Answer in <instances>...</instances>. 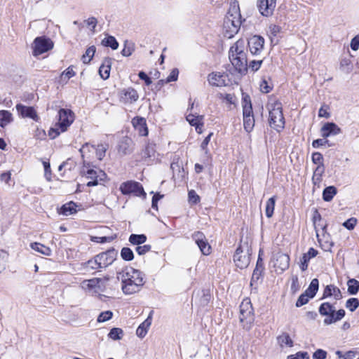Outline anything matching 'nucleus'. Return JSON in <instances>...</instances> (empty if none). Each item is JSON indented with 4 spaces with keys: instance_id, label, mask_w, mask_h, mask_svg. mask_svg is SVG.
<instances>
[{
    "instance_id": "nucleus-30",
    "label": "nucleus",
    "mask_w": 359,
    "mask_h": 359,
    "mask_svg": "<svg viewBox=\"0 0 359 359\" xmlns=\"http://www.w3.org/2000/svg\"><path fill=\"white\" fill-rule=\"evenodd\" d=\"M123 97L122 98L126 99V102L133 103L137 101L139 98L138 93L136 90L133 88H128L123 90Z\"/></svg>"
},
{
    "instance_id": "nucleus-6",
    "label": "nucleus",
    "mask_w": 359,
    "mask_h": 359,
    "mask_svg": "<svg viewBox=\"0 0 359 359\" xmlns=\"http://www.w3.org/2000/svg\"><path fill=\"white\" fill-rule=\"evenodd\" d=\"M53 41L46 36H37L33 42L34 56H38L53 48Z\"/></svg>"
},
{
    "instance_id": "nucleus-49",
    "label": "nucleus",
    "mask_w": 359,
    "mask_h": 359,
    "mask_svg": "<svg viewBox=\"0 0 359 359\" xmlns=\"http://www.w3.org/2000/svg\"><path fill=\"white\" fill-rule=\"evenodd\" d=\"M116 238V235L111 236H91V241L99 243L111 242Z\"/></svg>"
},
{
    "instance_id": "nucleus-5",
    "label": "nucleus",
    "mask_w": 359,
    "mask_h": 359,
    "mask_svg": "<svg viewBox=\"0 0 359 359\" xmlns=\"http://www.w3.org/2000/svg\"><path fill=\"white\" fill-rule=\"evenodd\" d=\"M240 322L243 329L250 330L255 320L254 309L250 300H243L240 305Z\"/></svg>"
},
{
    "instance_id": "nucleus-29",
    "label": "nucleus",
    "mask_w": 359,
    "mask_h": 359,
    "mask_svg": "<svg viewBox=\"0 0 359 359\" xmlns=\"http://www.w3.org/2000/svg\"><path fill=\"white\" fill-rule=\"evenodd\" d=\"M78 205L73 201H70L62 205L60 209L59 213L65 216L73 215L77 212L76 208Z\"/></svg>"
},
{
    "instance_id": "nucleus-15",
    "label": "nucleus",
    "mask_w": 359,
    "mask_h": 359,
    "mask_svg": "<svg viewBox=\"0 0 359 359\" xmlns=\"http://www.w3.org/2000/svg\"><path fill=\"white\" fill-rule=\"evenodd\" d=\"M276 0H258L257 7L263 16H270L276 8Z\"/></svg>"
},
{
    "instance_id": "nucleus-2",
    "label": "nucleus",
    "mask_w": 359,
    "mask_h": 359,
    "mask_svg": "<svg viewBox=\"0 0 359 359\" xmlns=\"http://www.w3.org/2000/svg\"><path fill=\"white\" fill-rule=\"evenodd\" d=\"M241 15L239 6H234L227 13L224 18L223 29L226 37L230 39L238 33L241 25Z\"/></svg>"
},
{
    "instance_id": "nucleus-60",
    "label": "nucleus",
    "mask_w": 359,
    "mask_h": 359,
    "mask_svg": "<svg viewBox=\"0 0 359 359\" xmlns=\"http://www.w3.org/2000/svg\"><path fill=\"white\" fill-rule=\"evenodd\" d=\"M243 111L245 110V108H249L250 111L252 110V103L250 97L248 95H244L242 99Z\"/></svg>"
},
{
    "instance_id": "nucleus-59",
    "label": "nucleus",
    "mask_w": 359,
    "mask_h": 359,
    "mask_svg": "<svg viewBox=\"0 0 359 359\" xmlns=\"http://www.w3.org/2000/svg\"><path fill=\"white\" fill-rule=\"evenodd\" d=\"M357 224V219L354 217L349 218L343 223V226L348 230L354 229Z\"/></svg>"
},
{
    "instance_id": "nucleus-31",
    "label": "nucleus",
    "mask_w": 359,
    "mask_h": 359,
    "mask_svg": "<svg viewBox=\"0 0 359 359\" xmlns=\"http://www.w3.org/2000/svg\"><path fill=\"white\" fill-rule=\"evenodd\" d=\"M13 121L12 114L7 110H0V126L5 128Z\"/></svg>"
},
{
    "instance_id": "nucleus-40",
    "label": "nucleus",
    "mask_w": 359,
    "mask_h": 359,
    "mask_svg": "<svg viewBox=\"0 0 359 359\" xmlns=\"http://www.w3.org/2000/svg\"><path fill=\"white\" fill-rule=\"evenodd\" d=\"M155 147V144L148 143L145 149L142 151V158L147 159L154 157L156 154Z\"/></svg>"
},
{
    "instance_id": "nucleus-37",
    "label": "nucleus",
    "mask_w": 359,
    "mask_h": 359,
    "mask_svg": "<svg viewBox=\"0 0 359 359\" xmlns=\"http://www.w3.org/2000/svg\"><path fill=\"white\" fill-rule=\"evenodd\" d=\"M105 47H110L112 50H116L118 48V42L113 36H108L103 39L101 42Z\"/></svg>"
},
{
    "instance_id": "nucleus-25",
    "label": "nucleus",
    "mask_w": 359,
    "mask_h": 359,
    "mask_svg": "<svg viewBox=\"0 0 359 359\" xmlns=\"http://www.w3.org/2000/svg\"><path fill=\"white\" fill-rule=\"evenodd\" d=\"M331 296H334L336 300H339L342 298L341 290L334 285H328L325 287L321 299Z\"/></svg>"
},
{
    "instance_id": "nucleus-7",
    "label": "nucleus",
    "mask_w": 359,
    "mask_h": 359,
    "mask_svg": "<svg viewBox=\"0 0 359 359\" xmlns=\"http://www.w3.org/2000/svg\"><path fill=\"white\" fill-rule=\"evenodd\" d=\"M120 190L123 195L133 194L136 196H146L142 185L137 182L128 181L123 182L120 186Z\"/></svg>"
},
{
    "instance_id": "nucleus-46",
    "label": "nucleus",
    "mask_w": 359,
    "mask_h": 359,
    "mask_svg": "<svg viewBox=\"0 0 359 359\" xmlns=\"http://www.w3.org/2000/svg\"><path fill=\"white\" fill-rule=\"evenodd\" d=\"M187 120L191 126L196 127V131L201 133L198 130H201V126H202L203 124L200 123L198 116H195L194 115L189 114L187 116Z\"/></svg>"
},
{
    "instance_id": "nucleus-48",
    "label": "nucleus",
    "mask_w": 359,
    "mask_h": 359,
    "mask_svg": "<svg viewBox=\"0 0 359 359\" xmlns=\"http://www.w3.org/2000/svg\"><path fill=\"white\" fill-rule=\"evenodd\" d=\"M123 335V331L118 327H113L108 334V337L114 340H119Z\"/></svg>"
},
{
    "instance_id": "nucleus-28",
    "label": "nucleus",
    "mask_w": 359,
    "mask_h": 359,
    "mask_svg": "<svg viewBox=\"0 0 359 359\" xmlns=\"http://www.w3.org/2000/svg\"><path fill=\"white\" fill-rule=\"evenodd\" d=\"M245 41L241 39L238 40L231 48L229 51V55L231 57L234 55H239V54L246 55L245 52Z\"/></svg>"
},
{
    "instance_id": "nucleus-63",
    "label": "nucleus",
    "mask_w": 359,
    "mask_h": 359,
    "mask_svg": "<svg viewBox=\"0 0 359 359\" xmlns=\"http://www.w3.org/2000/svg\"><path fill=\"white\" fill-rule=\"evenodd\" d=\"M327 352L323 349L316 350L313 354V359H325L327 357Z\"/></svg>"
},
{
    "instance_id": "nucleus-39",
    "label": "nucleus",
    "mask_w": 359,
    "mask_h": 359,
    "mask_svg": "<svg viewBox=\"0 0 359 359\" xmlns=\"http://www.w3.org/2000/svg\"><path fill=\"white\" fill-rule=\"evenodd\" d=\"M276 197L275 196H273L271 197L270 198H269L266 203L265 213H266V216L268 218L271 217L273 215L275 204H276Z\"/></svg>"
},
{
    "instance_id": "nucleus-18",
    "label": "nucleus",
    "mask_w": 359,
    "mask_h": 359,
    "mask_svg": "<svg viewBox=\"0 0 359 359\" xmlns=\"http://www.w3.org/2000/svg\"><path fill=\"white\" fill-rule=\"evenodd\" d=\"M87 178L91 180L87 183L88 187H94L98 184V178L102 180L103 177H106V174L102 170H99L98 172L91 168H88L86 171H83Z\"/></svg>"
},
{
    "instance_id": "nucleus-62",
    "label": "nucleus",
    "mask_w": 359,
    "mask_h": 359,
    "mask_svg": "<svg viewBox=\"0 0 359 359\" xmlns=\"http://www.w3.org/2000/svg\"><path fill=\"white\" fill-rule=\"evenodd\" d=\"M263 62V60H252L250 62L249 67L253 71L256 72L262 66V64Z\"/></svg>"
},
{
    "instance_id": "nucleus-9",
    "label": "nucleus",
    "mask_w": 359,
    "mask_h": 359,
    "mask_svg": "<svg viewBox=\"0 0 359 359\" xmlns=\"http://www.w3.org/2000/svg\"><path fill=\"white\" fill-rule=\"evenodd\" d=\"M264 39L259 35H254L248 39V47L250 53L254 55H259L264 49Z\"/></svg>"
},
{
    "instance_id": "nucleus-51",
    "label": "nucleus",
    "mask_w": 359,
    "mask_h": 359,
    "mask_svg": "<svg viewBox=\"0 0 359 359\" xmlns=\"http://www.w3.org/2000/svg\"><path fill=\"white\" fill-rule=\"evenodd\" d=\"M113 317V313L111 311L101 312L97 317L98 323H104L110 320Z\"/></svg>"
},
{
    "instance_id": "nucleus-36",
    "label": "nucleus",
    "mask_w": 359,
    "mask_h": 359,
    "mask_svg": "<svg viewBox=\"0 0 359 359\" xmlns=\"http://www.w3.org/2000/svg\"><path fill=\"white\" fill-rule=\"evenodd\" d=\"M319 287V280L318 278H313L309 287L305 290V292L310 296V298H313L316 294Z\"/></svg>"
},
{
    "instance_id": "nucleus-61",
    "label": "nucleus",
    "mask_w": 359,
    "mask_h": 359,
    "mask_svg": "<svg viewBox=\"0 0 359 359\" xmlns=\"http://www.w3.org/2000/svg\"><path fill=\"white\" fill-rule=\"evenodd\" d=\"M178 75H179V70H178V69L174 68L171 71V72L169 74V76L167 77V79L165 80V83H169V82H171V81H177V79H178Z\"/></svg>"
},
{
    "instance_id": "nucleus-11",
    "label": "nucleus",
    "mask_w": 359,
    "mask_h": 359,
    "mask_svg": "<svg viewBox=\"0 0 359 359\" xmlns=\"http://www.w3.org/2000/svg\"><path fill=\"white\" fill-rule=\"evenodd\" d=\"M250 256L249 250L244 252L241 245H239L233 255V261L236 266L241 269L248 267L250 262Z\"/></svg>"
},
{
    "instance_id": "nucleus-41",
    "label": "nucleus",
    "mask_w": 359,
    "mask_h": 359,
    "mask_svg": "<svg viewBox=\"0 0 359 359\" xmlns=\"http://www.w3.org/2000/svg\"><path fill=\"white\" fill-rule=\"evenodd\" d=\"M348 285V292L351 295L356 294L359 291V281L351 278L349 279L347 282Z\"/></svg>"
},
{
    "instance_id": "nucleus-58",
    "label": "nucleus",
    "mask_w": 359,
    "mask_h": 359,
    "mask_svg": "<svg viewBox=\"0 0 359 359\" xmlns=\"http://www.w3.org/2000/svg\"><path fill=\"white\" fill-rule=\"evenodd\" d=\"M287 359H309V355L307 352L299 351L296 354L288 355Z\"/></svg>"
},
{
    "instance_id": "nucleus-43",
    "label": "nucleus",
    "mask_w": 359,
    "mask_h": 359,
    "mask_svg": "<svg viewBox=\"0 0 359 359\" xmlns=\"http://www.w3.org/2000/svg\"><path fill=\"white\" fill-rule=\"evenodd\" d=\"M95 51L96 48L95 46H91L88 47L86 49L85 54H83L82 56L83 62L85 64H88L93 59V57L94 56Z\"/></svg>"
},
{
    "instance_id": "nucleus-54",
    "label": "nucleus",
    "mask_w": 359,
    "mask_h": 359,
    "mask_svg": "<svg viewBox=\"0 0 359 359\" xmlns=\"http://www.w3.org/2000/svg\"><path fill=\"white\" fill-rule=\"evenodd\" d=\"M291 280H292V283H291L290 289H291V291H292V293H295L300 288V285H299V283L298 276L297 275H293L292 276Z\"/></svg>"
},
{
    "instance_id": "nucleus-55",
    "label": "nucleus",
    "mask_w": 359,
    "mask_h": 359,
    "mask_svg": "<svg viewBox=\"0 0 359 359\" xmlns=\"http://www.w3.org/2000/svg\"><path fill=\"white\" fill-rule=\"evenodd\" d=\"M151 249V246L150 245H137L135 248V251L139 255H144L148 252H149Z\"/></svg>"
},
{
    "instance_id": "nucleus-50",
    "label": "nucleus",
    "mask_w": 359,
    "mask_h": 359,
    "mask_svg": "<svg viewBox=\"0 0 359 359\" xmlns=\"http://www.w3.org/2000/svg\"><path fill=\"white\" fill-rule=\"evenodd\" d=\"M309 299H311L310 296L304 292L297 299L295 306L297 307H301L306 304L309 302Z\"/></svg>"
},
{
    "instance_id": "nucleus-14",
    "label": "nucleus",
    "mask_w": 359,
    "mask_h": 359,
    "mask_svg": "<svg viewBox=\"0 0 359 359\" xmlns=\"http://www.w3.org/2000/svg\"><path fill=\"white\" fill-rule=\"evenodd\" d=\"M15 108L18 115L22 118H29L36 122H38L40 119L34 107L26 106L19 103L16 104Z\"/></svg>"
},
{
    "instance_id": "nucleus-64",
    "label": "nucleus",
    "mask_w": 359,
    "mask_h": 359,
    "mask_svg": "<svg viewBox=\"0 0 359 359\" xmlns=\"http://www.w3.org/2000/svg\"><path fill=\"white\" fill-rule=\"evenodd\" d=\"M138 76L141 80L144 81L147 86H149L151 84L152 81L151 78L144 72L140 71L138 73Z\"/></svg>"
},
{
    "instance_id": "nucleus-17",
    "label": "nucleus",
    "mask_w": 359,
    "mask_h": 359,
    "mask_svg": "<svg viewBox=\"0 0 359 359\" xmlns=\"http://www.w3.org/2000/svg\"><path fill=\"white\" fill-rule=\"evenodd\" d=\"M321 136L327 138L341 133V129L334 122L325 123L320 129Z\"/></svg>"
},
{
    "instance_id": "nucleus-27",
    "label": "nucleus",
    "mask_w": 359,
    "mask_h": 359,
    "mask_svg": "<svg viewBox=\"0 0 359 359\" xmlns=\"http://www.w3.org/2000/svg\"><path fill=\"white\" fill-rule=\"evenodd\" d=\"M152 313L153 311L149 313L147 319L138 326L136 330V334L140 338H144L147 334L148 328L150 327L152 322Z\"/></svg>"
},
{
    "instance_id": "nucleus-38",
    "label": "nucleus",
    "mask_w": 359,
    "mask_h": 359,
    "mask_svg": "<svg viewBox=\"0 0 359 359\" xmlns=\"http://www.w3.org/2000/svg\"><path fill=\"white\" fill-rule=\"evenodd\" d=\"M83 266L88 270H101V266L98 262V258L95 255L93 259L88 260L82 264Z\"/></svg>"
},
{
    "instance_id": "nucleus-12",
    "label": "nucleus",
    "mask_w": 359,
    "mask_h": 359,
    "mask_svg": "<svg viewBox=\"0 0 359 359\" xmlns=\"http://www.w3.org/2000/svg\"><path fill=\"white\" fill-rule=\"evenodd\" d=\"M192 239L199 248L201 253L204 255H208L211 252V246L208 243L205 234L201 231H195L191 235Z\"/></svg>"
},
{
    "instance_id": "nucleus-19",
    "label": "nucleus",
    "mask_w": 359,
    "mask_h": 359,
    "mask_svg": "<svg viewBox=\"0 0 359 359\" xmlns=\"http://www.w3.org/2000/svg\"><path fill=\"white\" fill-rule=\"evenodd\" d=\"M227 75L224 73L212 72L208 76V81L210 85L213 86H226V79Z\"/></svg>"
},
{
    "instance_id": "nucleus-23",
    "label": "nucleus",
    "mask_w": 359,
    "mask_h": 359,
    "mask_svg": "<svg viewBox=\"0 0 359 359\" xmlns=\"http://www.w3.org/2000/svg\"><path fill=\"white\" fill-rule=\"evenodd\" d=\"M133 140L128 137H123L118 143V151L122 155H127L133 152Z\"/></svg>"
},
{
    "instance_id": "nucleus-33",
    "label": "nucleus",
    "mask_w": 359,
    "mask_h": 359,
    "mask_svg": "<svg viewBox=\"0 0 359 359\" xmlns=\"http://www.w3.org/2000/svg\"><path fill=\"white\" fill-rule=\"evenodd\" d=\"M30 247L32 250L43 255H46V256H50L51 255V250L41 244V243H32L30 244Z\"/></svg>"
},
{
    "instance_id": "nucleus-22",
    "label": "nucleus",
    "mask_w": 359,
    "mask_h": 359,
    "mask_svg": "<svg viewBox=\"0 0 359 359\" xmlns=\"http://www.w3.org/2000/svg\"><path fill=\"white\" fill-rule=\"evenodd\" d=\"M318 254V250L313 248H310L306 253L303 254L299 263V267L302 271H304L308 269L310 259L316 257Z\"/></svg>"
},
{
    "instance_id": "nucleus-45",
    "label": "nucleus",
    "mask_w": 359,
    "mask_h": 359,
    "mask_svg": "<svg viewBox=\"0 0 359 359\" xmlns=\"http://www.w3.org/2000/svg\"><path fill=\"white\" fill-rule=\"evenodd\" d=\"M108 149V144H98L97 147L95 146V151L97 158L101 161L105 156L106 151Z\"/></svg>"
},
{
    "instance_id": "nucleus-56",
    "label": "nucleus",
    "mask_w": 359,
    "mask_h": 359,
    "mask_svg": "<svg viewBox=\"0 0 359 359\" xmlns=\"http://www.w3.org/2000/svg\"><path fill=\"white\" fill-rule=\"evenodd\" d=\"M312 162L316 165L323 164V156L320 152H313L311 156Z\"/></svg>"
},
{
    "instance_id": "nucleus-16",
    "label": "nucleus",
    "mask_w": 359,
    "mask_h": 359,
    "mask_svg": "<svg viewBox=\"0 0 359 359\" xmlns=\"http://www.w3.org/2000/svg\"><path fill=\"white\" fill-rule=\"evenodd\" d=\"M109 280V278L105 277L104 279L95 278L90 280H86L82 283V287L86 290H93L97 288L100 291H103L105 287V283Z\"/></svg>"
},
{
    "instance_id": "nucleus-1",
    "label": "nucleus",
    "mask_w": 359,
    "mask_h": 359,
    "mask_svg": "<svg viewBox=\"0 0 359 359\" xmlns=\"http://www.w3.org/2000/svg\"><path fill=\"white\" fill-rule=\"evenodd\" d=\"M118 275L121 276L122 290L126 294H132L139 292L144 284L142 273L132 267L126 268Z\"/></svg>"
},
{
    "instance_id": "nucleus-42",
    "label": "nucleus",
    "mask_w": 359,
    "mask_h": 359,
    "mask_svg": "<svg viewBox=\"0 0 359 359\" xmlns=\"http://www.w3.org/2000/svg\"><path fill=\"white\" fill-rule=\"evenodd\" d=\"M135 51V43L130 41H125L124 47L121 50V55L124 57L130 56Z\"/></svg>"
},
{
    "instance_id": "nucleus-34",
    "label": "nucleus",
    "mask_w": 359,
    "mask_h": 359,
    "mask_svg": "<svg viewBox=\"0 0 359 359\" xmlns=\"http://www.w3.org/2000/svg\"><path fill=\"white\" fill-rule=\"evenodd\" d=\"M277 341L281 347H283L284 346L292 347L294 344L292 339L287 332H283L282 334L279 335L277 337Z\"/></svg>"
},
{
    "instance_id": "nucleus-35",
    "label": "nucleus",
    "mask_w": 359,
    "mask_h": 359,
    "mask_svg": "<svg viewBox=\"0 0 359 359\" xmlns=\"http://www.w3.org/2000/svg\"><path fill=\"white\" fill-rule=\"evenodd\" d=\"M147 237L145 234L132 233L129 236L128 241L132 245H140L147 241Z\"/></svg>"
},
{
    "instance_id": "nucleus-3",
    "label": "nucleus",
    "mask_w": 359,
    "mask_h": 359,
    "mask_svg": "<svg viewBox=\"0 0 359 359\" xmlns=\"http://www.w3.org/2000/svg\"><path fill=\"white\" fill-rule=\"evenodd\" d=\"M268 109L269 111V123L270 127L278 132H280L285 127L282 103L276 100L268 104Z\"/></svg>"
},
{
    "instance_id": "nucleus-24",
    "label": "nucleus",
    "mask_w": 359,
    "mask_h": 359,
    "mask_svg": "<svg viewBox=\"0 0 359 359\" xmlns=\"http://www.w3.org/2000/svg\"><path fill=\"white\" fill-rule=\"evenodd\" d=\"M290 266V257L287 254L284 253H278L276 256V259L274 262V266L280 269L281 271H285L288 269Z\"/></svg>"
},
{
    "instance_id": "nucleus-47",
    "label": "nucleus",
    "mask_w": 359,
    "mask_h": 359,
    "mask_svg": "<svg viewBox=\"0 0 359 359\" xmlns=\"http://www.w3.org/2000/svg\"><path fill=\"white\" fill-rule=\"evenodd\" d=\"M345 306L350 311H351V312L355 311L358 309V307L359 306V300H358V298H355V297L349 298L346 301Z\"/></svg>"
},
{
    "instance_id": "nucleus-4",
    "label": "nucleus",
    "mask_w": 359,
    "mask_h": 359,
    "mask_svg": "<svg viewBox=\"0 0 359 359\" xmlns=\"http://www.w3.org/2000/svg\"><path fill=\"white\" fill-rule=\"evenodd\" d=\"M318 312L322 316L326 317L323 320L325 325L334 324L341 320L346 315L345 310L341 309L336 311L334 306L330 302L322 303L318 308Z\"/></svg>"
},
{
    "instance_id": "nucleus-21",
    "label": "nucleus",
    "mask_w": 359,
    "mask_h": 359,
    "mask_svg": "<svg viewBox=\"0 0 359 359\" xmlns=\"http://www.w3.org/2000/svg\"><path fill=\"white\" fill-rule=\"evenodd\" d=\"M243 116L244 129L247 133H250L255 126L253 111H250L249 108H245V110L243 111Z\"/></svg>"
},
{
    "instance_id": "nucleus-26",
    "label": "nucleus",
    "mask_w": 359,
    "mask_h": 359,
    "mask_svg": "<svg viewBox=\"0 0 359 359\" xmlns=\"http://www.w3.org/2000/svg\"><path fill=\"white\" fill-rule=\"evenodd\" d=\"M111 64L112 59L111 57H107L103 60L99 68V74L102 79L106 80L109 77Z\"/></svg>"
},
{
    "instance_id": "nucleus-10",
    "label": "nucleus",
    "mask_w": 359,
    "mask_h": 359,
    "mask_svg": "<svg viewBox=\"0 0 359 359\" xmlns=\"http://www.w3.org/2000/svg\"><path fill=\"white\" fill-rule=\"evenodd\" d=\"M118 252L114 248H111L105 252L97 255L101 269H106L113 264L117 257Z\"/></svg>"
},
{
    "instance_id": "nucleus-20",
    "label": "nucleus",
    "mask_w": 359,
    "mask_h": 359,
    "mask_svg": "<svg viewBox=\"0 0 359 359\" xmlns=\"http://www.w3.org/2000/svg\"><path fill=\"white\" fill-rule=\"evenodd\" d=\"M132 123L140 135L147 136L148 135V128L144 118L136 116L133 118Z\"/></svg>"
},
{
    "instance_id": "nucleus-57",
    "label": "nucleus",
    "mask_w": 359,
    "mask_h": 359,
    "mask_svg": "<svg viewBox=\"0 0 359 359\" xmlns=\"http://www.w3.org/2000/svg\"><path fill=\"white\" fill-rule=\"evenodd\" d=\"M189 201L193 204H197L200 202V197L194 190H190L188 192Z\"/></svg>"
},
{
    "instance_id": "nucleus-53",
    "label": "nucleus",
    "mask_w": 359,
    "mask_h": 359,
    "mask_svg": "<svg viewBox=\"0 0 359 359\" xmlns=\"http://www.w3.org/2000/svg\"><path fill=\"white\" fill-rule=\"evenodd\" d=\"M263 271L262 270L254 269L250 280V286L257 284L258 280L262 278Z\"/></svg>"
},
{
    "instance_id": "nucleus-52",
    "label": "nucleus",
    "mask_w": 359,
    "mask_h": 359,
    "mask_svg": "<svg viewBox=\"0 0 359 359\" xmlns=\"http://www.w3.org/2000/svg\"><path fill=\"white\" fill-rule=\"evenodd\" d=\"M93 151H95V145L90 144V143H85L79 149V152L81 153L83 158H84L85 156L88 153Z\"/></svg>"
},
{
    "instance_id": "nucleus-13",
    "label": "nucleus",
    "mask_w": 359,
    "mask_h": 359,
    "mask_svg": "<svg viewBox=\"0 0 359 359\" xmlns=\"http://www.w3.org/2000/svg\"><path fill=\"white\" fill-rule=\"evenodd\" d=\"M229 60L235 68L240 74H244L248 71V58L247 55L239 54L231 57L229 55Z\"/></svg>"
},
{
    "instance_id": "nucleus-32",
    "label": "nucleus",
    "mask_w": 359,
    "mask_h": 359,
    "mask_svg": "<svg viewBox=\"0 0 359 359\" xmlns=\"http://www.w3.org/2000/svg\"><path fill=\"white\" fill-rule=\"evenodd\" d=\"M337 189L334 186H329L325 187L323 191V199L324 201L330 202L337 194Z\"/></svg>"
},
{
    "instance_id": "nucleus-44",
    "label": "nucleus",
    "mask_w": 359,
    "mask_h": 359,
    "mask_svg": "<svg viewBox=\"0 0 359 359\" xmlns=\"http://www.w3.org/2000/svg\"><path fill=\"white\" fill-rule=\"evenodd\" d=\"M121 257L123 260L130 262L134 259V253L130 248L123 247L121 250Z\"/></svg>"
},
{
    "instance_id": "nucleus-8",
    "label": "nucleus",
    "mask_w": 359,
    "mask_h": 359,
    "mask_svg": "<svg viewBox=\"0 0 359 359\" xmlns=\"http://www.w3.org/2000/svg\"><path fill=\"white\" fill-rule=\"evenodd\" d=\"M74 120L73 111L68 109H60L58 111V121L55 126H58L62 132H65Z\"/></svg>"
}]
</instances>
